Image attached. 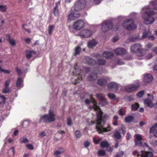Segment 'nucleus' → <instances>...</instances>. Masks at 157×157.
I'll return each instance as SVG.
<instances>
[{
    "label": "nucleus",
    "mask_w": 157,
    "mask_h": 157,
    "mask_svg": "<svg viewBox=\"0 0 157 157\" xmlns=\"http://www.w3.org/2000/svg\"><path fill=\"white\" fill-rule=\"evenodd\" d=\"M114 52L117 55H122L126 53V51L124 48H118L114 50Z\"/></svg>",
    "instance_id": "nucleus-16"
},
{
    "label": "nucleus",
    "mask_w": 157,
    "mask_h": 157,
    "mask_svg": "<svg viewBox=\"0 0 157 157\" xmlns=\"http://www.w3.org/2000/svg\"><path fill=\"white\" fill-rule=\"evenodd\" d=\"M1 72L5 74L9 73L10 71L7 70H4L2 68Z\"/></svg>",
    "instance_id": "nucleus-56"
},
{
    "label": "nucleus",
    "mask_w": 157,
    "mask_h": 157,
    "mask_svg": "<svg viewBox=\"0 0 157 157\" xmlns=\"http://www.w3.org/2000/svg\"><path fill=\"white\" fill-rule=\"evenodd\" d=\"M10 82V79H8L4 83V87H9V86Z\"/></svg>",
    "instance_id": "nucleus-50"
},
{
    "label": "nucleus",
    "mask_w": 157,
    "mask_h": 157,
    "mask_svg": "<svg viewBox=\"0 0 157 157\" xmlns=\"http://www.w3.org/2000/svg\"><path fill=\"white\" fill-rule=\"evenodd\" d=\"M82 76V75L81 74V72L80 71L79 74H78V78L77 79H75L74 82H73V84L74 85H76L77 83L79 82V81L81 80H82L83 77Z\"/></svg>",
    "instance_id": "nucleus-25"
},
{
    "label": "nucleus",
    "mask_w": 157,
    "mask_h": 157,
    "mask_svg": "<svg viewBox=\"0 0 157 157\" xmlns=\"http://www.w3.org/2000/svg\"><path fill=\"white\" fill-rule=\"evenodd\" d=\"M93 104L94 110L97 111L96 126L97 131L99 134L111 131L113 130V128L110 124H108L106 127H105L104 126V125L105 123V116H102L103 113L101 111H98L100 109L99 107L97 105L96 101H94Z\"/></svg>",
    "instance_id": "nucleus-1"
},
{
    "label": "nucleus",
    "mask_w": 157,
    "mask_h": 157,
    "mask_svg": "<svg viewBox=\"0 0 157 157\" xmlns=\"http://www.w3.org/2000/svg\"><path fill=\"white\" fill-rule=\"evenodd\" d=\"M132 154L136 157H153V154L152 153L144 150L141 151L140 152L135 151L133 152Z\"/></svg>",
    "instance_id": "nucleus-6"
},
{
    "label": "nucleus",
    "mask_w": 157,
    "mask_h": 157,
    "mask_svg": "<svg viewBox=\"0 0 157 157\" xmlns=\"http://www.w3.org/2000/svg\"><path fill=\"white\" fill-rule=\"evenodd\" d=\"M139 86L138 84L132 85L128 87V93H131L136 90Z\"/></svg>",
    "instance_id": "nucleus-19"
},
{
    "label": "nucleus",
    "mask_w": 157,
    "mask_h": 157,
    "mask_svg": "<svg viewBox=\"0 0 157 157\" xmlns=\"http://www.w3.org/2000/svg\"><path fill=\"white\" fill-rule=\"evenodd\" d=\"M96 97L99 99V102L100 105H105L108 103V101L104 97V95L102 94H97L96 95Z\"/></svg>",
    "instance_id": "nucleus-11"
},
{
    "label": "nucleus",
    "mask_w": 157,
    "mask_h": 157,
    "mask_svg": "<svg viewBox=\"0 0 157 157\" xmlns=\"http://www.w3.org/2000/svg\"><path fill=\"white\" fill-rule=\"evenodd\" d=\"M106 63V61L104 59H99L96 60V65H104Z\"/></svg>",
    "instance_id": "nucleus-24"
},
{
    "label": "nucleus",
    "mask_w": 157,
    "mask_h": 157,
    "mask_svg": "<svg viewBox=\"0 0 157 157\" xmlns=\"http://www.w3.org/2000/svg\"><path fill=\"white\" fill-rule=\"evenodd\" d=\"M55 114L52 110L50 109L48 113L41 116L39 120V123L44 122L48 123L54 121L55 120Z\"/></svg>",
    "instance_id": "nucleus-3"
},
{
    "label": "nucleus",
    "mask_w": 157,
    "mask_h": 157,
    "mask_svg": "<svg viewBox=\"0 0 157 157\" xmlns=\"http://www.w3.org/2000/svg\"><path fill=\"white\" fill-rule=\"evenodd\" d=\"M142 13V17L146 24L148 25L153 22L154 19L151 15H153L154 12L150 9L148 7H144L143 9Z\"/></svg>",
    "instance_id": "nucleus-2"
},
{
    "label": "nucleus",
    "mask_w": 157,
    "mask_h": 157,
    "mask_svg": "<svg viewBox=\"0 0 157 157\" xmlns=\"http://www.w3.org/2000/svg\"><path fill=\"white\" fill-rule=\"evenodd\" d=\"M102 56L106 59H110L113 58V54L110 52L105 51L103 53Z\"/></svg>",
    "instance_id": "nucleus-20"
},
{
    "label": "nucleus",
    "mask_w": 157,
    "mask_h": 157,
    "mask_svg": "<svg viewBox=\"0 0 157 157\" xmlns=\"http://www.w3.org/2000/svg\"><path fill=\"white\" fill-rule=\"evenodd\" d=\"M150 5L153 6V8L157 10V1H152L150 2Z\"/></svg>",
    "instance_id": "nucleus-34"
},
{
    "label": "nucleus",
    "mask_w": 157,
    "mask_h": 157,
    "mask_svg": "<svg viewBox=\"0 0 157 157\" xmlns=\"http://www.w3.org/2000/svg\"><path fill=\"white\" fill-rule=\"evenodd\" d=\"M101 0H93V3L95 5L99 4L101 2Z\"/></svg>",
    "instance_id": "nucleus-55"
},
{
    "label": "nucleus",
    "mask_w": 157,
    "mask_h": 157,
    "mask_svg": "<svg viewBox=\"0 0 157 157\" xmlns=\"http://www.w3.org/2000/svg\"><path fill=\"white\" fill-rule=\"evenodd\" d=\"M137 28L136 25L132 20H128V30H133Z\"/></svg>",
    "instance_id": "nucleus-18"
},
{
    "label": "nucleus",
    "mask_w": 157,
    "mask_h": 157,
    "mask_svg": "<svg viewBox=\"0 0 157 157\" xmlns=\"http://www.w3.org/2000/svg\"><path fill=\"white\" fill-rule=\"evenodd\" d=\"M67 124L68 125H71L72 124V121L70 117L67 118Z\"/></svg>",
    "instance_id": "nucleus-52"
},
{
    "label": "nucleus",
    "mask_w": 157,
    "mask_h": 157,
    "mask_svg": "<svg viewBox=\"0 0 157 157\" xmlns=\"http://www.w3.org/2000/svg\"><path fill=\"white\" fill-rule=\"evenodd\" d=\"M107 88L109 90L117 91L119 88V85L115 82H111L107 85Z\"/></svg>",
    "instance_id": "nucleus-13"
},
{
    "label": "nucleus",
    "mask_w": 157,
    "mask_h": 157,
    "mask_svg": "<svg viewBox=\"0 0 157 157\" xmlns=\"http://www.w3.org/2000/svg\"><path fill=\"white\" fill-rule=\"evenodd\" d=\"M108 80V78H101L98 80L97 83L100 86H105L107 85Z\"/></svg>",
    "instance_id": "nucleus-15"
},
{
    "label": "nucleus",
    "mask_w": 157,
    "mask_h": 157,
    "mask_svg": "<svg viewBox=\"0 0 157 157\" xmlns=\"http://www.w3.org/2000/svg\"><path fill=\"white\" fill-rule=\"evenodd\" d=\"M123 28L125 29H128V19H126L122 24Z\"/></svg>",
    "instance_id": "nucleus-35"
},
{
    "label": "nucleus",
    "mask_w": 157,
    "mask_h": 157,
    "mask_svg": "<svg viewBox=\"0 0 157 157\" xmlns=\"http://www.w3.org/2000/svg\"><path fill=\"white\" fill-rule=\"evenodd\" d=\"M10 91V90L9 88V87H4V89L2 90V92L4 94L9 93Z\"/></svg>",
    "instance_id": "nucleus-36"
},
{
    "label": "nucleus",
    "mask_w": 157,
    "mask_h": 157,
    "mask_svg": "<svg viewBox=\"0 0 157 157\" xmlns=\"http://www.w3.org/2000/svg\"><path fill=\"white\" fill-rule=\"evenodd\" d=\"M150 132L153 133L154 135L157 137V125L155 124L150 128Z\"/></svg>",
    "instance_id": "nucleus-21"
},
{
    "label": "nucleus",
    "mask_w": 157,
    "mask_h": 157,
    "mask_svg": "<svg viewBox=\"0 0 157 157\" xmlns=\"http://www.w3.org/2000/svg\"><path fill=\"white\" fill-rule=\"evenodd\" d=\"M151 143L154 147L157 146V141L156 140L154 141L153 142H151Z\"/></svg>",
    "instance_id": "nucleus-59"
},
{
    "label": "nucleus",
    "mask_w": 157,
    "mask_h": 157,
    "mask_svg": "<svg viewBox=\"0 0 157 157\" xmlns=\"http://www.w3.org/2000/svg\"><path fill=\"white\" fill-rule=\"evenodd\" d=\"M130 51L137 54L139 56H144L146 53V50L142 48V46L140 44H136L132 45L130 48Z\"/></svg>",
    "instance_id": "nucleus-4"
},
{
    "label": "nucleus",
    "mask_w": 157,
    "mask_h": 157,
    "mask_svg": "<svg viewBox=\"0 0 157 157\" xmlns=\"http://www.w3.org/2000/svg\"><path fill=\"white\" fill-rule=\"evenodd\" d=\"M26 147L27 148L30 150H33L34 149L33 146L31 144H27L26 145Z\"/></svg>",
    "instance_id": "nucleus-47"
},
{
    "label": "nucleus",
    "mask_w": 157,
    "mask_h": 157,
    "mask_svg": "<svg viewBox=\"0 0 157 157\" xmlns=\"http://www.w3.org/2000/svg\"><path fill=\"white\" fill-rule=\"evenodd\" d=\"M80 16V14L79 13H71L68 15V19L71 21L74 20L78 18Z\"/></svg>",
    "instance_id": "nucleus-17"
},
{
    "label": "nucleus",
    "mask_w": 157,
    "mask_h": 157,
    "mask_svg": "<svg viewBox=\"0 0 157 157\" xmlns=\"http://www.w3.org/2000/svg\"><path fill=\"white\" fill-rule=\"evenodd\" d=\"M118 113L121 116H123L124 115V113H123L122 109H121L119 110Z\"/></svg>",
    "instance_id": "nucleus-60"
},
{
    "label": "nucleus",
    "mask_w": 157,
    "mask_h": 157,
    "mask_svg": "<svg viewBox=\"0 0 157 157\" xmlns=\"http://www.w3.org/2000/svg\"><path fill=\"white\" fill-rule=\"evenodd\" d=\"M97 44V42L94 40H93L88 43V46L89 48H92L93 47L95 46Z\"/></svg>",
    "instance_id": "nucleus-27"
},
{
    "label": "nucleus",
    "mask_w": 157,
    "mask_h": 157,
    "mask_svg": "<svg viewBox=\"0 0 157 157\" xmlns=\"http://www.w3.org/2000/svg\"><path fill=\"white\" fill-rule=\"evenodd\" d=\"M86 60L88 64L91 66L96 65V60L89 57L86 58Z\"/></svg>",
    "instance_id": "nucleus-23"
},
{
    "label": "nucleus",
    "mask_w": 157,
    "mask_h": 157,
    "mask_svg": "<svg viewBox=\"0 0 157 157\" xmlns=\"http://www.w3.org/2000/svg\"><path fill=\"white\" fill-rule=\"evenodd\" d=\"M108 143L106 141H104L101 142L100 144V146L101 147L104 148L108 147L109 146Z\"/></svg>",
    "instance_id": "nucleus-31"
},
{
    "label": "nucleus",
    "mask_w": 157,
    "mask_h": 157,
    "mask_svg": "<svg viewBox=\"0 0 157 157\" xmlns=\"http://www.w3.org/2000/svg\"><path fill=\"white\" fill-rule=\"evenodd\" d=\"M153 46V45L152 44H151V43H148L146 47L147 48H151Z\"/></svg>",
    "instance_id": "nucleus-64"
},
{
    "label": "nucleus",
    "mask_w": 157,
    "mask_h": 157,
    "mask_svg": "<svg viewBox=\"0 0 157 157\" xmlns=\"http://www.w3.org/2000/svg\"><path fill=\"white\" fill-rule=\"evenodd\" d=\"M114 136L117 139H119L121 137L120 133L118 131H116L114 132Z\"/></svg>",
    "instance_id": "nucleus-32"
},
{
    "label": "nucleus",
    "mask_w": 157,
    "mask_h": 157,
    "mask_svg": "<svg viewBox=\"0 0 157 157\" xmlns=\"http://www.w3.org/2000/svg\"><path fill=\"white\" fill-rule=\"evenodd\" d=\"M133 117L132 116H128V122H131L133 120Z\"/></svg>",
    "instance_id": "nucleus-57"
},
{
    "label": "nucleus",
    "mask_w": 157,
    "mask_h": 157,
    "mask_svg": "<svg viewBox=\"0 0 157 157\" xmlns=\"http://www.w3.org/2000/svg\"><path fill=\"white\" fill-rule=\"evenodd\" d=\"M86 5V2L84 0H78L75 4L74 10L76 11H78L84 8Z\"/></svg>",
    "instance_id": "nucleus-9"
},
{
    "label": "nucleus",
    "mask_w": 157,
    "mask_h": 157,
    "mask_svg": "<svg viewBox=\"0 0 157 157\" xmlns=\"http://www.w3.org/2000/svg\"><path fill=\"white\" fill-rule=\"evenodd\" d=\"M153 79L152 75L150 74L146 75L144 77V80L145 82L147 83L151 82Z\"/></svg>",
    "instance_id": "nucleus-22"
},
{
    "label": "nucleus",
    "mask_w": 157,
    "mask_h": 157,
    "mask_svg": "<svg viewBox=\"0 0 157 157\" xmlns=\"http://www.w3.org/2000/svg\"><path fill=\"white\" fill-rule=\"evenodd\" d=\"M153 56V54L151 53H150L147 54L146 56V58L148 59H150Z\"/></svg>",
    "instance_id": "nucleus-53"
},
{
    "label": "nucleus",
    "mask_w": 157,
    "mask_h": 157,
    "mask_svg": "<svg viewBox=\"0 0 157 157\" xmlns=\"http://www.w3.org/2000/svg\"><path fill=\"white\" fill-rule=\"evenodd\" d=\"M92 31L89 30H84L80 32L79 36L82 38H88L92 34Z\"/></svg>",
    "instance_id": "nucleus-12"
},
{
    "label": "nucleus",
    "mask_w": 157,
    "mask_h": 157,
    "mask_svg": "<svg viewBox=\"0 0 157 157\" xmlns=\"http://www.w3.org/2000/svg\"><path fill=\"white\" fill-rule=\"evenodd\" d=\"M16 71L18 75H20L22 74L21 71L20 70L18 67H17L16 68Z\"/></svg>",
    "instance_id": "nucleus-49"
},
{
    "label": "nucleus",
    "mask_w": 157,
    "mask_h": 157,
    "mask_svg": "<svg viewBox=\"0 0 157 157\" xmlns=\"http://www.w3.org/2000/svg\"><path fill=\"white\" fill-rule=\"evenodd\" d=\"M9 43L12 46H14L16 45L15 41L13 39H11L9 41Z\"/></svg>",
    "instance_id": "nucleus-46"
},
{
    "label": "nucleus",
    "mask_w": 157,
    "mask_h": 157,
    "mask_svg": "<svg viewBox=\"0 0 157 157\" xmlns=\"http://www.w3.org/2000/svg\"><path fill=\"white\" fill-rule=\"evenodd\" d=\"M23 81V79L22 78L20 77L18 78L16 82V87L17 88H20L23 86H21V85L22 84Z\"/></svg>",
    "instance_id": "nucleus-26"
},
{
    "label": "nucleus",
    "mask_w": 157,
    "mask_h": 157,
    "mask_svg": "<svg viewBox=\"0 0 157 157\" xmlns=\"http://www.w3.org/2000/svg\"><path fill=\"white\" fill-rule=\"evenodd\" d=\"M25 52L26 53L25 56L27 59H29L32 56V54L33 53H35L33 51H25Z\"/></svg>",
    "instance_id": "nucleus-30"
},
{
    "label": "nucleus",
    "mask_w": 157,
    "mask_h": 157,
    "mask_svg": "<svg viewBox=\"0 0 157 157\" xmlns=\"http://www.w3.org/2000/svg\"><path fill=\"white\" fill-rule=\"evenodd\" d=\"M114 61L115 63L118 65H122L124 64V63L118 58L116 59Z\"/></svg>",
    "instance_id": "nucleus-37"
},
{
    "label": "nucleus",
    "mask_w": 157,
    "mask_h": 157,
    "mask_svg": "<svg viewBox=\"0 0 157 157\" xmlns=\"http://www.w3.org/2000/svg\"><path fill=\"white\" fill-rule=\"evenodd\" d=\"M99 67H94L93 72L90 73L87 77V80L90 81L95 80L98 78V75L100 74L99 72Z\"/></svg>",
    "instance_id": "nucleus-5"
},
{
    "label": "nucleus",
    "mask_w": 157,
    "mask_h": 157,
    "mask_svg": "<svg viewBox=\"0 0 157 157\" xmlns=\"http://www.w3.org/2000/svg\"><path fill=\"white\" fill-rule=\"evenodd\" d=\"M98 154L100 156H104L105 154V152L104 150H100L98 151Z\"/></svg>",
    "instance_id": "nucleus-45"
},
{
    "label": "nucleus",
    "mask_w": 157,
    "mask_h": 157,
    "mask_svg": "<svg viewBox=\"0 0 157 157\" xmlns=\"http://www.w3.org/2000/svg\"><path fill=\"white\" fill-rule=\"evenodd\" d=\"M90 143L88 141H86L84 142V145L86 147H87L90 145Z\"/></svg>",
    "instance_id": "nucleus-54"
},
{
    "label": "nucleus",
    "mask_w": 157,
    "mask_h": 157,
    "mask_svg": "<svg viewBox=\"0 0 157 157\" xmlns=\"http://www.w3.org/2000/svg\"><path fill=\"white\" fill-rule=\"evenodd\" d=\"M144 91H141L137 93L136 95L138 97L141 98L144 95Z\"/></svg>",
    "instance_id": "nucleus-44"
},
{
    "label": "nucleus",
    "mask_w": 157,
    "mask_h": 157,
    "mask_svg": "<svg viewBox=\"0 0 157 157\" xmlns=\"http://www.w3.org/2000/svg\"><path fill=\"white\" fill-rule=\"evenodd\" d=\"M113 27V22L110 21H107L102 23L101 29L103 31L106 32L111 30Z\"/></svg>",
    "instance_id": "nucleus-7"
},
{
    "label": "nucleus",
    "mask_w": 157,
    "mask_h": 157,
    "mask_svg": "<svg viewBox=\"0 0 157 157\" xmlns=\"http://www.w3.org/2000/svg\"><path fill=\"white\" fill-rule=\"evenodd\" d=\"M94 142L96 144H97L101 140V139L99 138L97 139L96 137H94L93 138Z\"/></svg>",
    "instance_id": "nucleus-39"
},
{
    "label": "nucleus",
    "mask_w": 157,
    "mask_h": 157,
    "mask_svg": "<svg viewBox=\"0 0 157 157\" xmlns=\"http://www.w3.org/2000/svg\"><path fill=\"white\" fill-rule=\"evenodd\" d=\"M85 23L82 20H78L74 22L73 27L74 29L80 30L85 26Z\"/></svg>",
    "instance_id": "nucleus-10"
},
{
    "label": "nucleus",
    "mask_w": 157,
    "mask_h": 157,
    "mask_svg": "<svg viewBox=\"0 0 157 157\" xmlns=\"http://www.w3.org/2000/svg\"><path fill=\"white\" fill-rule=\"evenodd\" d=\"M62 153V152H60L58 150L55 152L54 153V155H58L61 154Z\"/></svg>",
    "instance_id": "nucleus-58"
},
{
    "label": "nucleus",
    "mask_w": 157,
    "mask_h": 157,
    "mask_svg": "<svg viewBox=\"0 0 157 157\" xmlns=\"http://www.w3.org/2000/svg\"><path fill=\"white\" fill-rule=\"evenodd\" d=\"M148 97L150 96L151 99L148 98L144 100V103L145 105L149 106L150 107L152 108L154 107V105L152 103V100H153V96L149 94L148 95Z\"/></svg>",
    "instance_id": "nucleus-14"
},
{
    "label": "nucleus",
    "mask_w": 157,
    "mask_h": 157,
    "mask_svg": "<svg viewBox=\"0 0 157 157\" xmlns=\"http://www.w3.org/2000/svg\"><path fill=\"white\" fill-rule=\"evenodd\" d=\"M152 51L157 54V47L153 48L152 49Z\"/></svg>",
    "instance_id": "nucleus-62"
},
{
    "label": "nucleus",
    "mask_w": 157,
    "mask_h": 157,
    "mask_svg": "<svg viewBox=\"0 0 157 157\" xmlns=\"http://www.w3.org/2000/svg\"><path fill=\"white\" fill-rule=\"evenodd\" d=\"M39 136H40L44 137L46 136V134L44 131L41 132L39 134Z\"/></svg>",
    "instance_id": "nucleus-61"
},
{
    "label": "nucleus",
    "mask_w": 157,
    "mask_h": 157,
    "mask_svg": "<svg viewBox=\"0 0 157 157\" xmlns=\"http://www.w3.org/2000/svg\"><path fill=\"white\" fill-rule=\"evenodd\" d=\"M54 14L55 16H58L59 14V10L58 9H54Z\"/></svg>",
    "instance_id": "nucleus-48"
},
{
    "label": "nucleus",
    "mask_w": 157,
    "mask_h": 157,
    "mask_svg": "<svg viewBox=\"0 0 157 157\" xmlns=\"http://www.w3.org/2000/svg\"><path fill=\"white\" fill-rule=\"evenodd\" d=\"M20 142L21 143H26L29 142V140L26 138H23L20 140Z\"/></svg>",
    "instance_id": "nucleus-40"
},
{
    "label": "nucleus",
    "mask_w": 157,
    "mask_h": 157,
    "mask_svg": "<svg viewBox=\"0 0 157 157\" xmlns=\"http://www.w3.org/2000/svg\"><path fill=\"white\" fill-rule=\"evenodd\" d=\"M107 96L109 98L112 100L114 99L116 97L115 95L114 94L110 93H108Z\"/></svg>",
    "instance_id": "nucleus-38"
},
{
    "label": "nucleus",
    "mask_w": 157,
    "mask_h": 157,
    "mask_svg": "<svg viewBox=\"0 0 157 157\" xmlns=\"http://www.w3.org/2000/svg\"><path fill=\"white\" fill-rule=\"evenodd\" d=\"M151 33L150 31H148L147 33H144L143 34L142 37L143 38H145L146 37H148L151 36Z\"/></svg>",
    "instance_id": "nucleus-42"
},
{
    "label": "nucleus",
    "mask_w": 157,
    "mask_h": 157,
    "mask_svg": "<svg viewBox=\"0 0 157 157\" xmlns=\"http://www.w3.org/2000/svg\"><path fill=\"white\" fill-rule=\"evenodd\" d=\"M136 140H135V145L137 146H141L143 147H149L148 146L147 143H143L141 141L142 140V137L139 134L136 135Z\"/></svg>",
    "instance_id": "nucleus-8"
},
{
    "label": "nucleus",
    "mask_w": 157,
    "mask_h": 157,
    "mask_svg": "<svg viewBox=\"0 0 157 157\" xmlns=\"http://www.w3.org/2000/svg\"><path fill=\"white\" fill-rule=\"evenodd\" d=\"M6 10V6L0 5V11L2 12H5Z\"/></svg>",
    "instance_id": "nucleus-41"
},
{
    "label": "nucleus",
    "mask_w": 157,
    "mask_h": 157,
    "mask_svg": "<svg viewBox=\"0 0 157 157\" xmlns=\"http://www.w3.org/2000/svg\"><path fill=\"white\" fill-rule=\"evenodd\" d=\"M139 106L140 105L138 103H135L132 105L131 109L132 111H136L138 109Z\"/></svg>",
    "instance_id": "nucleus-28"
},
{
    "label": "nucleus",
    "mask_w": 157,
    "mask_h": 157,
    "mask_svg": "<svg viewBox=\"0 0 157 157\" xmlns=\"http://www.w3.org/2000/svg\"><path fill=\"white\" fill-rule=\"evenodd\" d=\"M120 26V24H117V25H115V28H113V30H114L115 31H116V30H118V29H119V27Z\"/></svg>",
    "instance_id": "nucleus-63"
},
{
    "label": "nucleus",
    "mask_w": 157,
    "mask_h": 157,
    "mask_svg": "<svg viewBox=\"0 0 157 157\" xmlns=\"http://www.w3.org/2000/svg\"><path fill=\"white\" fill-rule=\"evenodd\" d=\"M75 136L77 138H79L81 137L82 134L79 130H77L75 132Z\"/></svg>",
    "instance_id": "nucleus-43"
},
{
    "label": "nucleus",
    "mask_w": 157,
    "mask_h": 157,
    "mask_svg": "<svg viewBox=\"0 0 157 157\" xmlns=\"http://www.w3.org/2000/svg\"><path fill=\"white\" fill-rule=\"evenodd\" d=\"M81 51V49L80 46H78L76 47L75 48V53L74 54V56H76L77 55L79 54L80 53Z\"/></svg>",
    "instance_id": "nucleus-29"
},
{
    "label": "nucleus",
    "mask_w": 157,
    "mask_h": 157,
    "mask_svg": "<svg viewBox=\"0 0 157 157\" xmlns=\"http://www.w3.org/2000/svg\"><path fill=\"white\" fill-rule=\"evenodd\" d=\"M54 28V26L53 25H49L48 27V33L50 35L52 34Z\"/></svg>",
    "instance_id": "nucleus-33"
},
{
    "label": "nucleus",
    "mask_w": 157,
    "mask_h": 157,
    "mask_svg": "<svg viewBox=\"0 0 157 157\" xmlns=\"http://www.w3.org/2000/svg\"><path fill=\"white\" fill-rule=\"evenodd\" d=\"M61 3V1L59 0L58 2H56L55 4V6L54 8V9H58V5H60Z\"/></svg>",
    "instance_id": "nucleus-51"
}]
</instances>
